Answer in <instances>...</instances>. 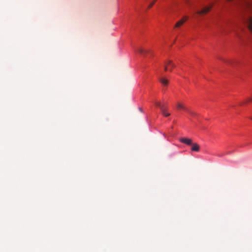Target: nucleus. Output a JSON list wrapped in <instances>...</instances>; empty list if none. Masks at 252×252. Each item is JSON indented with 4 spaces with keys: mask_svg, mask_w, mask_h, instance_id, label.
<instances>
[{
    "mask_svg": "<svg viewBox=\"0 0 252 252\" xmlns=\"http://www.w3.org/2000/svg\"><path fill=\"white\" fill-rule=\"evenodd\" d=\"M177 108L178 109H182L186 111H187L188 110V108L186 106H185L183 104L180 102L177 103Z\"/></svg>",
    "mask_w": 252,
    "mask_h": 252,
    "instance_id": "obj_6",
    "label": "nucleus"
},
{
    "mask_svg": "<svg viewBox=\"0 0 252 252\" xmlns=\"http://www.w3.org/2000/svg\"><path fill=\"white\" fill-rule=\"evenodd\" d=\"M180 142L185 143L188 145H191L192 143V140L187 138H182L180 139Z\"/></svg>",
    "mask_w": 252,
    "mask_h": 252,
    "instance_id": "obj_4",
    "label": "nucleus"
},
{
    "mask_svg": "<svg viewBox=\"0 0 252 252\" xmlns=\"http://www.w3.org/2000/svg\"><path fill=\"white\" fill-rule=\"evenodd\" d=\"M159 81L164 86H167L168 84V80L165 78H160Z\"/></svg>",
    "mask_w": 252,
    "mask_h": 252,
    "instance_id": "obj_7",
    "label": "nucleus"
},
{
    "mask_svg": "<svg viewBox=\"0 0 252 252\" xmlns=\"http://www.w3.org/2000/svg\"><path fill=\"white\" fill-rule=\"evenodd\" d=\"M187 19H188V17H185L184 19H182V20L179 21L175 24V25L174 26V28H178V27H180L181 26H182L186 22V21Z\"/></svg>",
    "mask_w": 252,
    "mask_h": 252,
    "instance_id": "obj_5",
    "label": "nucleus"
},
{
    "mask_svg": "<svg viewBox=\"0 0 252 252\" xmlns=\"http://www.w3.org/2000/svg\"><path fill=\"white\" fill-rule=\"evenodd\" d=\"M251 119L252 120V118H251Z\"/></svg>",
    "mask_w": 252,
    "mask_h": 252,
    "instance_id": "obj_16",
    "label": "nucleus"
},
{
    "mask_svg": "<svg viewBox=\"0 0 252 252\" xmlns=\"http://www.w3.org/2000/svg\"><path fill=\"white\" fill-rule=\"evenodd\" d=\"M211 9V6L204 7L202 10L198 11L196 13L199 15H202L208 12Z\"/></svg>",
    "mask_w": 252,
    "mask_h": 252,
    "instance_id": "obj_2",
    "label": "nucleus"
},
{
    "mask_svg": "<svg viewBox=\"0 0 252 252\" xmlns=\"http://www.w3.org/2000/svg\"><path fill=\"white\" fill-rule=\"evenodd\" d=\"M168 70H169V69H168L167 63H166L165 64V67H164V70L167 71Z\"/></svg>",
    "mask_w": 252,
    "mask_h": 252,
    "instance_id": "obj_15",
    "label": "nucleus"
},
{
    "mask_svg": "<svg viewBox=\"0 0 252 252\" xmlns=\"http://www.w3.org/2000/svg\"><path fill=\"white\" fill-rule=\"evenodd\" d=\"M137 52L141 54H144L148 53L149 51L145 50L142 48H139L137 49Z\"/></svg>",
    "mask_w": 252,
    "mask_h": 252,
    "instance_id": "obj_10",
    "label": "nucleus"
},
{
    "mask_svg": "<svg viewBox=\"0 0 252 252\" xmlns=\"http://www.w3.org/2000/svg\"><path fill=\"white\" fill-rule=\"evenodd\" d=\"M155 104L158 107L160 110H161V107H164V106L163 105H162L159 102H156Z\"/></svg>",
    "mask_w": 252,
    "mask_h": 252,
    "instance_id": "obj_13",
    "label": "nucleus"
},
{
    "mask_svg": "<svg viewBox=\"0 0 252 252\" xmlns=\"http://www.w3.org/2000/svg\"><path fill=\"white\" fill-rule=\"evenodd\" d=\"M167 63L168 64L169 70L171 71L172 69L175 67V65L172 63L171 61H168Z\"/></svg>",
    "mask_w": 252,
    "mask_h": 252,
    "instance_id": "obj_8",
    "label": "nucleus"
},
{
    "mask_svg": "<svg viewBox=\"0 0 252 252\" xmlns=\"http://www.w3.org/2000/svg\"><path fill=\"white\" fill-rule=\"evenodd\" d=\"M244 8L246 12L244 16L245 23L252 32V2L245 1L244 2Z\"/></svg>",
    "mask_w": 252,
    "mask_h": 252,
    "instance_id": "obj_1",
    "label": "nucleus"
},
{
    "mask_svg": "<svg viewBox=\"0 0 252 252\" xmlns=\"http://www.w3.org/2000/svg\"><path fill=\"white\" fill-rule=\"evenodd\" d=\"M156 1H157V0H154V1L151 3H150V4L149 5V6H148V8H151L153 6V5H154V4L155 3V2Z\"/></svg>",
    "mask_w": 252,
    "mask_h": 252,
    "instance_id": "obj_14",
    "label": "nucleus"
},
{
    "mask_svg": "<svg viewBox=\"0 0 252 252\" xmlns=\"http://www.w3.org/2000/svg\"><path fill=\"white\" fill-rule=\"evenodd\" d=\"M251 101H252V98H248L247 100H246L244 101H243V102H241V103H240V105H242L243 104L246 103L248 102Z\"/></svg>",
    "mask_w": 252,
    "mask_h": 252,
    "instance_id": "obj_12",
    "label": "nucleus"
},
{
    "mask_svg": "<svg viewBox=\"0 0 252 252\" xmlns=\"http://www.w3.org/2000/svg\"><path fill=\"white\" fill-rule=\"evenodd\" d=\"M191 150L192 151L198 152L200 150V146L196 143H192L191 145Z\"/></svg>",
    "mask_w": 252,
    "mask_h": 252,
    "instance_id": "obj_3",
    "label": "nucleus"
},
{
    "mask_svg": "<svg viewBox=\"0 0 252 252\" xmlns=\"http://www.w3.org/2000/svg\"><path fill=\"white\" fill-rule=\"evenodd\" d=\"M161 113L163 115H164V116L165 117H168L170 115V113H168L166 110H165V109L164 108V107H162L161 108Z\"/></svg>",
    "mask_w": 252,
    "mask_h": 252,
    "instance_id": "obj_9",
    "label": "nucleus"
},
{
    "mask_svg": "<svg viewBox=\"0 0 252 252\" xmlns=\"http://www.w3.org/2000/svg\"><path fill=\"white\" fill-rule=\"evenodd\" d=\"M187 112H188L192 117H195L197 115L196 113H195V112L189 110V109Z\"/></svg>",
    "mask_w": 252,
    "mask_h": 252,
    "instance_id": "obj_11",
    "label": "nucleus"
}]
</instances>
